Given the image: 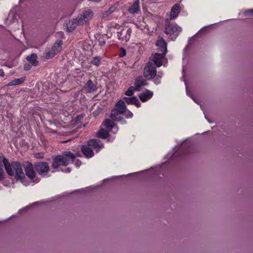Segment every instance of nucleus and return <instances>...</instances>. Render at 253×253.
Wrapping results in <instances>:
<instances>
[{
    "label": "nucleus",
    "instance_id": "obj_35",
    "mask_svg": "<svg viewBox=\"0 0 253 253\" xmlns=\"http://www.w3.org/2000/svg\"><path fill=\"white\" fill-rule=\"evenodd\" d=\"M245 15L253 14V9H249L245 12Z\"/></svg>",
    "mask_w": 253,
    "mask_h": 253
},
{
    "label": "nucleus",
    "instance_id": "obj_6",
    "mask_svg": "<svg viewBox=\"0 0 253 253\" xmlns=\"http://www.w3.org/2000/svg\"><path fill=\"white\" fill-rule=\"evenodd\" d=\"M94 13L93 11L90 9H87L83 11L82 13L78 15L77 18L80 23L81 25L86 23L93 17Z\"/></svg>",
    "mask_w": 253,
    "mask_h": 253
},
{
    "label": "nucleus",
    "instance_id": "obj_12",
    "mask_svg": "<svg viewBox=\"0 0 253 253\" xmlns=\"http://www.w3.org/2000/svg\"><path fill=\"white\" fill-rule=\"evenodd\" d=\"M87 145L89 147H91L94 149H97L100 150L103 147V144L100 140H98L96 139H92L87 141Z\"/></svg>",
    "mask_w": 253,
    "mask_h": 253
},
{
    "label": "nucleus",
    "instance_id": "obj_4",
    "mask_svg": "<svg viewBox=\"0 0 253 253\" xmlns=\"http://www.w3.org/2000/svg\"><path fill=\"white\" fill-rule=\"evenodd\" d=\"M35 169L40 175L45 176L49 171V166L47 163L40 162L34 164Z\"/></svg>",
    "mask_w": 253,
    "mask_h": 253
},
{
    "label": "nucleus",
    "instance_id": "obj_22",
    "mask_svg": "<svg viewBox=\"0 0 253 253\" xmlns=\"http://www.w3.org/2000/svg\"><path fill=\"white\" fill-rule=\"evenodd\" d=\"M62 44L63 42L61 40H59L54 44L51 49L56 54L61 50Z\"/></svg>",
    "mask_w": 253,
    "mask_h": 253
},
{
    "label": "nucleus",
    "instance_id": "obj_24",
    "mask_svg": "<svg viewBox=\"0 0 253 253\" xmlns=\"http://www.w3.org/2000/svg\"><path fill=\"white\" fill-rule=\"evenodd\" d=\"M116 7L115 6H112L106 11L101 13L100 14V17L103 19L106 18L109 16L110 14L116 10Z\"/></svg>",
    "mask_w": 253,
    "mask_h": 253
},
{
    "label": "nucleus",
    "instance_id": "obj_40",
    "mask_svg": "<svg viewBox=\"0 0 253 253\" xmlns=\"http://www.w3.org/2000/svg\"><path fill=\"white\" fill-rule=\"evenodd\" d=\"M71 171V169L69 168H67L66 169L65 172H70Z\"/></svg>",
    "mask_w": 253,
    "mask_h": 253
},
{
    "label": "nucleus",
    "instance_id": "obj_16",
    "mask_svg": "<svg viewBox=\"0 0 253 253\" xmlns=\"http://www.w3.org/2000/svg\"><path fill=\"white\" fill-rule=\"evenodd\" d=\"M123 99L127 104H134L137 107L140 106L141 103L135 96L130 97H125Z\"/></svg>",
    "mask_w": 253,
    "mask_h": 253
},
{
    "label": "nucleus",
    "instance_id": "obj_27",
    "mask_svg": "<svg viewBox=\"0 0 253 253\" xmlns=\"http://www.w3.org/2000/svg\"><path fill=\"white\" fill-rule=\"evenodd\" d=\"M103 125L107 128L112 129L114 126V123L110 119H106L103 122Z\"/></svg>",
    "mask_w": 253,
    "mask_h": 253
},
{
    "label": "nucleus",
    "instance_id": "obj_20",
    "mask_svg": "<svg viewBox=\"0 0 253 253\" xmlns=\"http://www.w3.org/2000/svg\"><path fill=\"white\" fill-rule=\"evenodd\" d=\"M37 59L38 56L36 53H32L26 57L27 60L34 66H36L39 64V61Z\"/></svg>",
    "mask_w": 253,
    "mask_h": 253
},
{
    "label": "nucleus",
    "instance_id": "obj_9",
    "mask_svg": "<svg viewBox=\"0 0 253 253\" xmlns=\"http://www.w3.org/2000/svg\"><path fill=\"white\" fill-rule=\"evenodd\" d=\"M131 33V30L130 28H128L126 30L123 29L121 32L117 33L118 38L120 40L126 42L129 39Z\"/></svg>",
    "mask_w": 253,
    "mask_h": 253
},
{
    "label": "nucleus",
    "instance_id": "obj_31",
    "mask_svg": "<svg viewBox=\"0 0 253 253\" xmlns=\"http://www.w3.org/2000/svg\"><path fill=\"white\" fill-rule=\"evenodd\" d=\"M135 89V87L130 86L128 89L126 91V95L127 96H131L133 94V91Z\"/></svg>",
    "mask_w": 253,
    "mask_h": 253
},
{
    "label": "nucleus",
    "instance_id": "obj_1",
    "mask_svg": "<svg viewBox=\"0 0 253 253\" xmlns=\"http://www.w3.org/2000/svg\"><path fill=\"white\" fill-rule=\"evenodd\" d=\"M2 159V163L7 173L10 176H14L17 180H23L25 176L22 169V164L19 162H12L9 163L8 160L5 157L0 156Z\"/></svg>",
    "mask_w": 253,
    "mask_h": 253
},
{
    "label": "nucleus",
    "instance_id": "obj_14",
    "mask_svg": "<svg viewBox=\"0 0 253 253\" xmlns=\"http://www.w3.org/2000/svg\"><path fill=\"white\" fill-rule=\"evenodd\" d=\"M83 89L86 92L90 93L95 91L96 87L95 85L94 84L92 81L91 80H89L84 84Z\"/></svg>",
    "mask_w": 253,
    "mask_h": 253
},
{
    "label": "nucleus",
    "instance_id": "obj_15",
    "mask_svg": "<svg viewBox=\"0 0 253 253\" xmlns=\"http://www.w3.org/2000/svg\"><path fill=\"white\" fill-rule=\"evenodd\" d=\"M181 9L179 4H174L172 7L170 11V18H169L170 20L172 19L176 18L179 12Z\"/></svg>",
    "mask_w": 253,
    "mask_h": 253
},
{
    "label": "nucleus",
    "instance_id": "obj_29",
    "mask_svg": "<svg viewBox=\"0 0 253 253\" xmlns=\"http://www.w3.org/2000/svg\"><path fill=\"white\" fill-rule=\"evenodd\" d=\"M100 60L101 57L100 56H95L90 61V63L92 64L95 65L96 66H98L100 63Z\"/></svg>",
    "mask_w": 253,
    "mask_h": 253
},
{
    "label": "nucleus",
    "instance_id": "obj_39",
    "mask_svg": "<svg viewBox=\"0 0 253 253\" xmlns=\"http://www.w3.org/2000/svg\"><path fill=\"white\" fill-rule=\"evenodd\" d=\"M191 97L192 98V99H193V100L197 103L199 104V102H198V101L196 99V98L193 96V95H191Z\"/></svg>",
    "mask_w": 253,
    "mask_h": 253
},
{
    "label": "nucleus",
    "instance_id": "obj_26",
    "mask_svg": "<svg viewBox=\"0 0 253 253\" xmlns=\"http://www.w3.org/2000/svg\"><path fill=\"white\" fill-rule=\"evenodd\" d=\"M25 81V79L21 78L15 79L11 82H9L8 84V86L16 85L22 84Z\"/></svg>",
    "mask_w": 253,
    "mask_h": 253
},
{
    "label": "nucleus",
    "instance_id": "obj_7",
    "mask_svg": "<svg viewBox=\"0 0 253 253\" xmlns=\"http://www.w3.org/2000/svg\"><path fill=\"white\" fill-rule=\"evenodd\" d=\"M156 69L152 63L149 62L144 68V75L148 79H152L156 75Z\"/></svg>",
    "mask_w": 253,
    "mask_h": 253
},
{
    "label": "nucleus",
    "instance_id": "obj_42",
    "mask_svg": "<svg viewBox=\"0 0 253 253\" xmlns=\"http://www.w3.org/2000/svg\"><path fill=\"white\" fill-rule=\"evenodd\" d=\"M130 117H132V113L130 114Z\"/></svg>",
    "mask_w": 253,
    "mask_h": 253
},
{
    "label": "nucleus",
    "instance_id": "obj_17",
    "mask_svg": "<svg viewBox=\"0 0 253 253\" xmlns=\"http://www.w3.org/2000/svg\"><path fill=\"white\" fill-rule=\"evenodd\" d=\"M147 84L146 80L142 77H139L135 79V89L139 90V88L142 86Z\"/></svg>",
    "mask_w": 253,
    "mask_h": 253
},
{
    "label": "nucleus",
    "instance_id": "obj_33",
    "mask_svg": "<svg viewBox=\"0 0 253 253\" xmlns=\"http://www.w3.org/2000/svg\"><path fill=\"white\" fill-rule=\"evenodd\" d=\"M44 157V153H39L36 154V158L38 159H42Z\"/></svg>",
    "mask_w": 253,
    "mask_h": 253
},
{
    "label": "nucleus",
    "instance_id": "obj_11",
    "mask_svg": "<svg viewBox=\"0 0 253 253\" xmlns=\"http://www.w3.org/2000/svg\"><path fill=\"white\" fill-rule=\"evenodd\" d=\"M112 110H116L118 113L122 115L126 112V108L124 101L120 100L117 102L115 107Z\"/></svg>",
    "mask_w": 253,
    "mask_h": 253
},
{
    "label": "nucleus",
    "instance_id": "obj_5",
    "mask_svg": "<svg viewBox=\"0 0 253 253\" xmlns=\"http://www.w3.org/2000/svg\"><path fill=\"white\" fill-rule=\"evenodd\" d=\"M23 167L25 170V175H26L30 179H33L36 177V171L35 169L34 165L29 161L22 163Z\"/></svg>",
    "mask_w": 253,
    "mask_h": 253
},
{
    "label": "nucleus",
    "instance_id": "obj_38",
    "mask_svg": "<svg viewBox=\"0 0 253 253\" xmlns=\"http://www.w3.org/2000/svg\"><path fill=\"white\" fill-rule=\"evenodd\" d=\"M4 75V72L2 69H0V76L3 77Z\"/></svg>",
    "mask_w": 253,
    "mask_h": 253
},
{
    "label": "nucleus",
    "instance_id": "obj_37",
    "mask_svg": "<svg viewBox=\"0 0 253 253\" xmlns=\"http://www.w3.org/2000/svg\"><path fill=\"white\" fill-rule=\"evenodd\" d=\"M126 50L125 49H123L122 51V52L121 53V54H120V56L123 57L126 55Z\"/></svg>",
    "mask_w": 253,
    "mask_h": 253
},
{
    "label": "nucleus",
    "instance_id": "obj_8",
    "mask_svg": "<svg viewBox=\"0 0 253 253\" xmlns=\"http://www.w3.org/2000/svg\"><path fill=\"white\" fill-rule=\"evenodd\" d=\"M156 45L158 47L157 49L158 52L166 54L168 51L167 43L163 37L161 36L158 37Z\"/></svg>",
    "mask_w": 253,
    "mask_h": 253
},
{
    "label": "nucleus",
    "instance_id": "obj_21",
    "mask_svg": "<svg viewBox=\"0 0 253 253\" xmlns=\"http://www.w3.org/2000/svg\"><path fill=\"white\" fill-rule=\"evenodd\" d=\"M153 95V92L147 90L146 92L139 95V97L142 102H145L150 99Z\"/></svg>",
    "mask_w": 253,
    "mask_h": 253
},
{
    "label": "nucleus",
    "instance_id": "obj_19",
    "mask_svg": "<svg viewBox=\"0 0 253 253\" xmlns=\"http://www.w3.org/2000/svg\"><path fill=\"white\" fill-rule=\"evenodd\" d=\"M139 2L138 0H136L133 4L128 9V11L131 14L137 13L139 11Z\"/></svg>",
    "mask_w": 253,
    "mask_h": 253
},
{
    "label": "nucleus",
    "instance_id": "obj_30",
    "mask_svg": "<svg viewBox=\"0 0 253 253\" xmlns=\"http://www.w3.org/2000/svg\"><path fill=\"white\" fill-rule=\"evenodd\" d=\"M56 54L55 53V52H54L51 49H50L47 52H46L45 54V58L47 59H49L52 58Z\"/></svg>",
    "mask_w": 253,
    "mask_h": 253
},
{
    "label": "nucleus",
    "instance_id": "obj_2",
    "mask_svg": "<svg viewBox=\"0 0 253 253\" xmlns=\"http://www.w3.org/2000/svg\"><path fill=\"white\" fill-rule=\"evenodd\" d=\"M75 159L74 154L69 151H65L62 155H58L53 158L51 167L56 169L60 166H67L70 163H73Z\"/></svg>",
    "mask_w": 253,
    "mask_h": 253
},
{
    "label": "nucleus",
    "instance_id": "obj_41",
    "mask_svg": "<svg viewBox=\"0 0 253 253\" xmlns=\"http://www.w3.org/2000/svg\"><path fill=\"white\" fill-rule=\"evenodd\" d=\"M90 1H95V2H100L101 1V0H89Z\"/></svg>",
    "mask_w": 253,
    "mask_h": 253
},
{
    "label": "nucleus",
    "instance_id": "obj_25",
    "mask_svg": "<svg viewBox=\"0 0 253 253\" xmlns=\"http://www.w3.org/2000/svg\"><path fill=\"white\" fill-rule=\"evenodd\" d=\"M120 115L121 114L118 113L116 110H112L110 117L113 121L119 122L123 119V118Z\"/></svg>",
    "mask_w": 253,
    "mask_h": 253
},
{
    "label": "nucleus",
    "instance_id": "obj_32",
    "mask_svg": "<svg viewBox=\"0 0 253 253\" xmlns=\"http://www.w3.org/2000/svg\"><path fill=\"white\" fill-rule=\"evenodd\" d=\"M4 178V172L2 168V166L0 165V181L3 180Z\"/></svg>",
    "mask_w": 253,
    "mask_h": 253
},
{
    "label": "nucleus",
    "instance_id": "obj_36",
    "mask_svg": "<svg viewBox=\"0 0 253 253\" xmlns=\"http://www.w3.org/2000/svg\"><path fill=\"white\" fill-rule=\"evenodd\" d=\"M99 45L101 46H102L105 44L106 42L104 40H102V41H99Z\"/></svg>",
    "mask_w": 253,
    "mask_h": 253
},
{
    "label": "nucleus",
    "instance_id": "obj_34",
    "mask_svg": "<svg viewBox=\"0 0 253 253\" xmlns=\"http://www.w3.org/2000/svg\"><path fill=\"white\" fill-rule=\"evenodd\" d=\"M31 66L29 64H26L24 66V69L26 71H29L31 69Z\"/></svg>",
    "mask_w": 253,
    "mask_h": 253
},
{
    "label": "nucleus",
    "instance_id": "obj_18",
    "mask_svg": "<svg viewBox=\"0 0 253 253\" xmlns=\"http://www.w3.org/2000/svg\"><path fill=\"white\" fill-rule=\"evenodd\" d=\"M81 151L86 158H91L94 155L93 151L88 145H83L81 148Z\"/></svg>",
    "mask_w": 253,
    "mask_h": 253
},
{
    "label": "nucleus",
    "instance_id": "obj_23",
    "mask_svg": "<svg viewBox=\"0 0 253 253\" xmlns=\"http://www.w3.org/2000/svg\"><path fill=\"white\" fill-rule=\"evenodd\" d=\"M62 44L63 42L61 40H59L54 44L51 49L56 54L61 50Z\"/></svg>",
    "mask_w": 253,
    "mask_h": 253
},
{
    "label": "nucleus",
    "instance_id": "obj_13",
    "mask_svg": "<svg viewBox=\"0 0 253 253\" xmlns=\"http://www.w3.org/2000/svg\"><path fill=\"white\" fill-rule=\"evenodd\" d=\"M165 55V54L161 53L160 52L156 53L154 54L153 57V61L157 67H160L162 65V60Z\"/></svg>",
    "mask_w": 253,
    "mask_h": 253
},
{
    "label": "nucleus",
    "instance_id": "obj_3",
    "mask_svg": "<svg viewBox=\"0 0 253 253\" xmlns=\"http://www.w3.org/2000/svg\"><path fill=\"white\" fill-rule=\"evenodd\" d=\"M182 31V28L176 23L167 18L165 23V33L168 36V38L171 41L175 40Z\"/></svg>",
    "mask_w": 253,
    "mask_h": 253
},
{
    "label": "nucleus",
    "instance_id": "obj_28",
    "mask_svg": "<svg viewBox=\"0 0 253 253\" xmlns=\"http://www.w3.org/2000/svg\"><path fill=\"white\" fill-rule=\"evenodd\" d=\"M97 136L101 138H106L108 136V132L104 129L101 128L97 133Z\"/></svg>",
    "mask_w": 253,
    "mask_h": 253
},
{
    "label": "nucleus",
    "instance_id": "obj_10",
    "mask_svg": "<svg viewBox=\"0 0 253 253\" xmlns=\"http://www.w3.org/2000/svg\"><path fill=\"white\" fill-rule=\"evenodd\" d=\"M80 23H79V20L77 18H74L72 20L69 21L66 24L67 27V31L68 32H71L73 31L75 29L77 26H80Z\"/></svg>",
    "mask_w": 253,
    "mask_h": 253
}]
</instances>
